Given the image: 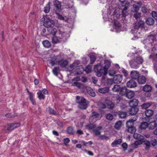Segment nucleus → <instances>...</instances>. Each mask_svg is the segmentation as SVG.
Returning a JSON list of instances; mask_svg holds the SVG:
<instances>
[{
	"mask_svg": "<svg viewBox=\"0 0 157 157\" xmlns=\"http://www.w3.org/2000/svg\"><path fill=\"white\" fill-rule=\"evenodd\" d=\"M94 70L97 76L99 77L102 76V80H104L108 73V64H106L103 66L101 64H98L94 66Z\"/></svg>",
	"mask_w": 157,
	"mask_h": 157,
	"instance_id": "obj_1",
	"label": "nucleus"
},
{
	"mask_svg": "<svg viewBox=\"0 0 157 157\" xmlns=\"http://www.w3.org/2000/svg\"><path fill=\"white\" fill-rule=\"evenodd\" d=\"M132 58L129 61L130 66L132 68H138L139 67L140 65L142 64L144 61L143 59L140 56H137Z\"/></svg>",
	"mask_w": 157,
	"mask_h": 157,
	"instance_id": "obj_2",
	"label": "nucleus"
},
{
	"mask_svg": "<svg viewBox=\"0 0 157 157\" xmlns=\"http://www.w3.org/2000/svg\"><path fill=\"white\" fill-rule=\"evenodd\" d=\"M76 101L79 104L78 108L82 109H86L89 103L84 98L78 96L76 97Z\"/></svg>",
	"mask_w": 157,
	"mask_h": 157,
	"instance_id": "obj_3",
	"label": "nucleus"
},
{
	"mask_svg": "<svg viewBox=\"0 0 157 157\" xmlns=\"http://www.w3.org/2000/svg\"><path fill=\"white\" fill-rule=\"evenodd\" d=\"M138 117L137 116L134 117L133 118H131L127 122L126 125L128 128V131L131 133H134L136 131V128L133 126L134 122L136 121Z\"/></svg>",
	"mask_w": 157,
	"mask_h": 157,
	"instance_id": "obj_4",
	"label": "nucleus"
},
{
	"mask_svg": "<svg viewBox=\"0 0 157 157\" xmlns=\"http://www.w3.org/2000/svg\"><path fill=\"white\" fill-rule=\"evenodd\" d=\"M123 75H121L118 74L115 75L114 76L113 78H109V82H113L114 83L118 84L121 82L123 80Z\"/></svg>",
	"mask_w": 157,
	"mask_h": 157,
	"instance_id": "obj_5",
	"label": "nucleus"
},
{
	"mask_svg": "<svg viewBox=\"0 0 157 157\" xmlns=\"http://www.w3.org/2000/svg\"><path fill=\"white\" fill-rule=\"evenodd\" d=\"M130 5V2H127L124 6L122 5L120 7L121 9L122 10L121 13L123 17H126L128 14V9Z\"/></svg>",
	"mask_w": 157,
	"mask_h": 157,
	"instance_id": "obj_6",
	"label": "nucleus"
},
{
	"mask_svg": "<svg viewBox=\"0 0 157 157\" xmlns=\"http://www.w3.org/2000/svg\"><path fill=\"white\" fill-rule=\"evenodd\" d=\"M113 82L109 83V89L114 92H119L120 89V85L116 84Z\"/></svg>",
	"mask_w": 157,
	"mask_h": 157,
	"instance_id": "obj_7",
	"label": "nucleus"
},
{
	"mask_svg": "<svg viewBox=\"0 0 157 157\" xmlns=\"http://www.w3.org/2000/svg\"><path fill=\"white\" fill-rule=\"evenodd\" d=\"M55 25L54 22L51 19L46 18L45 19V21L43 25L48 29L53 27Z\"/></svg>",
	"mask_w": 157,
	"mask_h": 157,
	"instance_id": "obj_8",
	"label": "nucleus"
},
{
	"mask_svg": "<svg viewBox=\"0 0 157 157\" xmlns=\"http://www.w3.org/2000/svg\"><path fill=\"white\" fill-rule=\"evenodd\" d=\"M144 21L142 20L137 21L134 24V29L137 30L140 28H142L144 27Z\"/></svg>",
	"mask_w": 157,
	"mask_h": 157,
	"instance_id": "obj_9",
	"label": "nucleus"
},
{
	"mask_svg": "<svg viewBox=\"0 0 157 157\" xmlns=\"http://www.w3.org/2000/svg\"><path fill=\"white\" fill-rule=\"evenodd\" d=\"M108 100L107 98H106L105 100V103L102 102H98V105L99 110L101 111L102 109H105L106 108L107 105H108Z\"/></svg>",
	"mask_w": 157,
	"mask_h": 157,
	"instance_id": "obj_10",
	"label": "nucleus"
},
{
	"mask_svg": "<svg viewBox=\"0 0 157 157\" xmlns=\"http://www.w3.org/2000/svg\"><path fill=\"white\" fill-rule=\"evenodd\" d=\"M139 110V109L137 107H130V108L128 109V112L129 114L131 115H136Z\"/></svg>",
	"mask_w": 157,
	"mask_h": 157,
	"instance_id": "obj_11",
	"label": "nucleus"
},
{
	"mask_svg": "<svg viewBox=\"0 0 157 157\" xmlns=\"http://www.w3.org/2000/svg\"><path fill=\"white\" fill-rule=\"evenodd\" d=\"M146 41L148 44H150L152 45L154 42L156 41L155 35L152 34L148 36Z\"/></svg>",
	"mask_w": 157,
	"mask_h": 157,
	"instance_id": "obj_12",
	"label": "nucleus"
},
{
	"mask_svg": "<svg viewBox=\"0 0 157 157\" xmlns=\"http://www.w3.org/2000/svg\"><path fill=\"white\" fill-rule=\"evenodd\" d=\"M20 125L19 123H13L11 124L10 126L8 128L7 130L8 131H12Z\"/></svg>",
	"mask_w": 157,
	"mask_h": 157,
	"instance_id": "obj_13",
	"label": "nucleus"
},
{
	"mask_svg": "<svg viewBox=\"0 0 157 157\" xmlns=\"http://www.w3.org/2000/svg\"><path fill=\"white\" fill-rule=\"evenodd\" d=\"M136 83L132 79L128 81L127 83V86L129 88H134L136 86Z\"/></svg>",
	"mask_w": 157,
	"mask_h": 157,
	"instance_id": "obj_14",
	"label": "nucleus"
},
{
	"mask_svg": "<svg viewBox=\"0 0 157 157\" xmlns=\"http://www.w3.org/2000/svg\"><path fill=\"white\" fill-rule=\"evenodd\" d=\"M139 72L136 71H132L130 73L131 77L133 79L138 78L139 76Z\"/></svg>",
	"mask_w": 157,
	"mask_h": 157,
	"instance_id": "obj_15",
	"label": "nucleus"
},
{
	"mask_svg": "<svg viewBox=\"0 0 157 157\" xmlns=\"http://www.w3.org/2000/svg\"><path fill=\"white\" fill-rule=\"evenodd\" d=\"M68 61L66 60L62 59L58 61V64H59L62 67H65L67 65Z\"/></svg>",
	"mask_w": 157,
	"mask_h": 157,
	"instance_id": "obj_16",
	"label": "nucleus"
},
{
	"mask_svg": "<svg viewBox=\"0 0 157 157\" xmlns=\"http://www.w3.org/2000/svg\"><path fill=\"white\" fill-rule=\"evenodd\" d=\"M138 103V100L136 99H134L130 101L129 105L130 107H137Z\"/></svg>",
	"mask_w": 157,
	"mask_h": 157,
	"instance_id": "obj_17",
	"label": "nucleus"
},
{
	"mask_svg": "<svg viewBox=\"0 0 157 157\" xmlns=\"http://www.w3.org/2000/svg\"><path fill=\"white\" fill-rule=\"evenodd\" d=\"M138 82L139 84H144L146 82V79L144 76H140L138 78Z\"/></svg>",
	"mask_w": 157,
	"mask_h": 157,
	"instance_id": "obj_18",
	"label": "nucleus"
},
{
	"mask_svg": "<svg viewBox=\"0 0 157 157\" xmlns=\"http://www.w3.org/2000/svg\"><path fill=\"white\" fill-rule=\"evenodd\" d=\"M115 66L116 67V68H117V69L116 70H110L109 71V75L110 76H113V77L115 75L116 73V70H117L118 68H120L119 65L117 64H116L115 65Z\"/></svg>",
	"mask_w": 157,
	"mask_h": 157,
	"instance_id": "obj_19",
	"label": "nucleus"
},
{
	"mask_svg": "<svg viewBox=\"0 0 157 157\" xmlns=\"http://www.w3.org/2000/svg\"><path fill=\"white\" fill-rule=\"evenodd\" d=\"M133 136L134 138L139 140L143 141L144 139V136L139 134L134 133Z\"/></svg>",
	"mask_w": 157,
	"mask_h": 157,
	"instance_id": "obj_20",
	"label": "nucleus"
},
{
	"mask_svg": "<svg viewBox=\"0 0 157 157\" xmlns=\"http://www.w3.org/2000/svg\"><path fill=\"white\" fill-rule=\"evenodd\" d=\"M152 104V102H147L143 103L141 105V108L143 109H146L150 107Z\"/></svg>",
	"mask_w": 157,
	"mask_h": 157,
	"instance_id": "obj_21",
	"label": "nucleus"
},
{
	"mask_svg": "<svg viewBox=\"0 0 157 157\" xmlns=\"http://www.w3.org/2000/svg\"><path fill=\"white\" fill-rule=\"evenodd\" d=\"M48 31L50 34L52 35L53 36H55L57 32V29L55 28L52 27L48 28Z\"/></svg>",
	"mask_w": 157,
	"mask_h": 157,
	"instance_id": "obj_22",
	"label": "nucleus"
},
{
	"mask_svg": "<svg viewBox=\"0 0 157 157\" xmlns=\"http://www.w3.org/2000/svg\"><path fill=\"white\" fill-rule=\"evenodd\" d=\"M53 3L56 8L60 10L61 6V3L58 0H55L54 1Z\"/></svg>",
	"mask_w": 157,
	"mask_h": 157,
	"instance_id": "obj_23",
	"label": "nucleus"
},
{
	"mask_svg": "<svg viewBox=\"0 0 157 157\" xmlns=\"http://www.w3.org/2000/svg\"><path fill=\"white\" fill-rule=\"evenodd\" d=\"M148 124V128L149 129H153L157 125V123L155 121L151 122Z\"/></svg>",
	"mask_w": 157,
	"mask_h": 157,
	"instance_id": "obj_24",
	"label": "nucleus"
},
{
	"mask_svg": "<svg viewBox=\"0 0 157 157\" xmlns=\"http://www.w3.org/2000/svg\"><path fill=\"white\" fill-rule=\"evenodd\" d=\"M154 113V111L152 110L147 109L145 111V114L147 117H149L152 116Z\"/></svg>",
	"mask_w": 157,
	"mask_h": 157,
	"instance_id": "obj_25",
	"label": "nucleus"
},
{
	"mask_svg": "<svg viewBox=\"0 0 157 157\" xmlns=\"http://www.w3.org/2000/svg\"><path fill=\"white\" fill-rule=\"evenodd\" d=\"M120 94L122 95H124L127 94V89L125 87H120V89L119 91Z\"/></svg>",
	"mask_w": 157,
	"mask_h": 157,
	"instance_id": "obj_26",
	"label": "nucleus"
},
{
	"mask_svg": "<svg viewBox=\"0 0 157 157\" xmlns=\"http://www.w3.org/2000/svg\"><path fill=\"white\" fill-rule=\"evenodd\" d=\"M50 62L52 66H54L55 64H58V61L57 60L56 56L52 57L50 61Z\"/></svg>",
	"mask_w": 157,
	"mask_h": 157,
	"instance_id": "obj_27",
	"label": "nucleus"
},
{
	"mask_svg": "<svg viewBox=\"0 0 157 157\" xmlns=\"http://www.w3.org/2000/svg\"><path fill=\"white\" fill-rule=\"evenodd\" d=\"M37 94L38 95V97L40 100H44L45 98V96L40 90H39L37 93Z\"/></svg>",
	"mask_w": 157,
	"mask_h": 157,
	"instance_id": "obj_28",
	"label": "nucleus"
},
{
	"mask_svg": "<svg viewBox=\"0 0 157 157\" xmlns=\"http://www.w3.org/2000/svg\"><path fill=\"white\" fill-rule=\"evenodd\" d=\"M102 129V127L101 126H98L96 128L94 129L93 130V132H94L95 135L96 136H99L101 134V132L100 130Z\"/></svg>",
	"mask_w": 157,
	"mask_h": 157,
	"instance_id": "obj_29",
	"label": "nucleus"
},
{
	"mask_svg": "<svg viewBox=\"0 0 157 157\" xmlns=\"http://www.w3.org/2000/svg\"><path fill=\"white\" fill-rule=\"evenodd\" d=\"M87 92L92 97H94L95 96V94L94 90L90 87L87 88Z\"/></svg>",
	"mask_w": 157,
	"mask_h": 157,
	"instance_id": "obj_30",
	"label": "nucleus"
},
{
	"mask_svg": "<svg viewBox=\"0 0 157 157\" xmlns=\"http://www.w3.org/2000/svg\"><path fill=\"white\" fill-rule=\"evenodd\" d=\"M152 90L151 86L149 85H147L143 86V90L145 92H150Z\"/></svg>",
	"mask_w": 157,
	"mask_h": 157,
	"instance_id": "obj_31",
	"label": "nucleus"
},
{
	"mask_svg": "<svg viewBox=\"0 0 157 157\" xmlns=\"http://www.w3.org/2000/svg\"><path fill=\"white\" fill-rule=\"evenodd\" d=\"M122 142L121 139H118L114 140L112 143L111 145L113 147H115L116 145L120 144Z\"/></svg>",
	"mask_w": 157,
	"mask_h": 157,
	"instance_id": "obj_32",
	"label": "nucleus"
},
{
	"mask_svg": "<svg viewBox=\"0 0 157 157\" xmlns=\"http://www.w3.org/2000/svg\"><path fill=\"white\" fill-rule=\"evenodd\" d=\"M72 85L74 86H76L79 89H82L84 88L83 85L80 83L77 82H74L72 84Z\"/></svg>",
	"mask_w": 157,
	"mask_h": 157,
	"instance_id": "obj_33",
	"label": "nucleus"
},
{
	"mask_svg": "<svg viewBox=\"0 0 157 157\" xmlns=\"http://www.w3.org/2000/svg\"><path fill=\"white\" fill-rule=\"evenodd\" d=\"M143 141L140 140L136 141L132 144V146L134 148H137L139 145H140L142 144Z\"/></svg>",
	"mask_w": 157,
	"mask_h": 157,
	"instance_id": "obj_34",
	"label": "nucleus"
},
{
	"mask_svg": "<svg viewBox=\"0 0 157 157\" xmlns=\"http://www.w3.org/2000/svg\"><path fill=\"white\" fill-rule=\"evenodd\" d=\"M146 22L148 25H151L154 24V20L152 18L149 17L147 19Z\"/></svg>",
	"mask_w": 157,
	"mask_h": 157,
	"instance_id": "obj_35",
	"label": "nucleus"
},
{
	"mask_svg": "<svg viewBox=\"0 0 157 157\" xmlns=\"http://www.w3.org/2000/svg\"><path fill=\"white\" fill-rule=\"evenodd\" d=\"M135 94L133 91H127L126 94V97L128 98H132L134 96Z\"/></svg>",
	"mask_w": 157,
	"mask_h": 157,
	"instance_id": "obj_36",
	"label": "nucleus"
},
{
	"mask_svg": "<svg viewBox=\"0 0 157 157\" xmlns=\"http://www.w3.org/2000/svg\"><path fill=\"white\" fill-rule=\"evenodd\" d=\"M50 9V2H48L47 4L46 5V6L44 7V12L46 13H48Z\"/></svg>",
	"mask_w": 157,
	"mask_h": 157,
	"instance_id": "obj_37",
	"label": "nucleus"
},
{
	"mask_svg": "<svg viewBox=\"0 0 157 157\" xmlns=\"http://www.w3.org/2000/svg\"><path fill=\"white\" fill-rule=\"evenodd\" d=\"M42 44L46 48H49L51 46L50 43L48 40H44L42 42Z\"/></svg>",
	"mask_w": 157,
	"mask_h": 157,
	"instance_id": "obj_38",
	"label": "nucleus"
},
{
	"mask_svg": "<svg viewBox=\"0 0 157 157\" xmlns=\"http://www.w3.org/2000/svg\"><path fill=\"white\" fill-rule=\"evenodd\" d=\"M67 133L71 135H73L75 134V131L73 128L72 127H69L67 129Z\"/></svg>",
	"mask_w": 157,
	"mask_h": 157,
	"instance_id": "obj_39",
	"label": "nucleus"
},
{
	"mask_svg": "<svg viewBox=\"0 0 157 157\" xmlns=\"http://www.w3.org/2000/svg\"><path fill=\"white\" fill-rule=\"evenodd\" d=\"M147 127L148 128V124L147 122L142 123L140 126V128L141 129H145Z\"/></svg>",
	"mask_w": 157,
	"mask_h": 157,
	"instance_id": "obj_40",
	"label": "nucleus"
},
{
	"mask_svg": "<svg viewBox=\"0 0 157 157\" xmlns=\"http://www.w3.org/2000/svg\"><path fill=\"white\" fill-rule=\"evenodd\" d=\"M99 92L101 94H105L108 91V87H104L99 89Z\"/></svg>",
	"mask_w": 157,
	"mask_h": 157,
	"instance_id": "obj_41",
	"label": "nucleus"
},
{
	"mask_svg": "<svg viewBox=\"0 0 157 157\" xmlns=\"http://www.w3.org/2000/svg\"><path fill=\"white\" fill-rule=\"evenodd\" d=\"M52 42L54 44H56L59 42V39L54 36L52 37Z\"/></svg>",
	"mask_w": 157,
	"mask_h": 157,
	"instance_id": "obj_42",
	"label": "nucleus"
},
{
	"mask_svg": "<svg viewBox=\"0 0 157 157\" xmlns=\"http://www.w3.org/2000/svg\"><path fill=\"white\" fill-rule=\"evenodd\" d=\"M118 115L121 118H124L127 115V113L125 112H120L118 113Z\"/></svg>",
	"mask_w": 157,
	"mask_h": 157,
	"instance_id": "obj_43",
	"label": "nucleus"
},
{
	"mask_svg": "<svg viewBox=\"0 0 157 157\" xmlns=\"http://www.w3.org/2000/svg\"><path fill=\"white\" fill-rule=\"evenodd\" d=\"M122 122L121 121H119L117 122L115 125V128L117 129H119L120 128L122 125Z\"/></svg>",
	"mask_w": 157,
	"mask_h": 157,
	"instance_id": "obj_44",
	"label": "nucleus"
},
{
	"mask_svg": "<svg viewBox=\"0 0 157 157\" xmlns=\"http://www.w3.org/2000/svg\"><path fill=\"white\" fill-rule=\"evenodd\" d=\"M99 115L100 114L99 113H98L96 112H92L91 118H98L99 117Z\"/></svg>",
	"mask_w": 157,
	"mask_h": 157,
	"instance_id": "obj_45",
	"label": "nucleus"
},
{
	"mask_svg": "<svg viewBox=\"0 0 157 157\" xmlns=\"http://www.w3.org/2000/svg\"><path fill=\"white\" fill-rule=\"evenodd\" d=\"M113 13L114 17H116L117 18H119L121 15L120 12L119 11L115 10Z\"/></svg>",
	"mask_w": 157,
	"mask_h": 157,
	"instance_id": "obj_46",
	"label": "nucleus"
},
{
	"mask_svg": "<svg viewBox=\"0 0 157 157\" xmlns=\"http://www.w3.org/2000/svg\"><path fill=\"white\" fill-rule=\"evenodd\" d=\"M86 127L88 129H92L96 127L95 125L92 124H90L86 125Z\"/></svg>",
	"mask_w": 157,
	"mask_h": 157,
	"instance_id": "obj_47",
	"label": "nucleus"
},
{
	"mask_svg": "<svg viewBox=\"0 0 157 157\" xmlns=\"http://www.w3.org/2000/svg\"><path fill=\"white\" fill-rule=\"evenodd\" d=\"M144 144L146 146V150H148L149 149L150 145V142L149 141H146L144 142Z\"/></svg>",
	"mask_w": 157,
	"mask_h": 157,
	"instance_id": "obj_48",
	"label": "nucleus"
},
{
	"mask_svg": "<svg viewBox=\"0 0 157 157\" xmlns=\"http://www.w3.org/2000/svg\"><path fill=\"white\" fill-rule=\"evenodd\" d=\"M33 95L31 94V95H29V99L30 101H31V103L33 104V105H36V103L35 102V101L34 98H33Z\"/></svg>",
	"mask_w": 157,
	"mask_h": 157,
	"instance_id": "obj_49",
	"label": "nucleus"
},
{
	"mask_svg": "<svg viewBox=\"0 0 157 157\" xmlns=\"http://www.w3.org/2000/svg\"><path fill=\"white\" fill-rule=\"evenodd\" d=\"M59 67H55L52 70V72L53 74L57 76L58 75V71L59 70Z\"/></svg>",
	"mask_w": 157,
	"mask_h": 157,
	"instance_id": "obj_50",
	"label": "nucleus"
},
{
	"mask_svg": "<svg viewBox=\"0 0 157 157\" xmlns=\"http://www.w3.org/2000/svg\"><path fill=\"white\" fill-rule=\"evenodd\" d=\"M90 63L93 64L96 59L95 57L93 55L91 56L90 57Z\"/></svg>",
	"mask_w": 157,
	"mask_h": 157,
	"instance_id": "obj_51",
	"label": "nucleus"
},
{
	"mask_svg": "<svg viewBox=\"0 0 157 157\" xmlns=\"http://www.w3.org/2000/svg\"><path fill=\"white\" fill-rule=\"evenodd\" d=\"M109 109H112L114 107V104L112 101H109Z\"/></svg>",
	"mask_w": 157,
	"mask_h": 157,
	"instance_id": "obj_52",
	"label": "nucleus"
},
{
	"mask_svg": "<svg viewBox=\"0 0 157 157\" xmlns=\"http://www.w3.org/2000/svg\"><path fill=\"white\" fill-rule=\"evenodd\" d=\"M91 66L90 65H88L86 68L85 71L87 73H89L91 72Z\"/></svg>",
	"mask_w": 157,
	"mask_h": 157,
	"instance_id": "obj_53",
	"label": "nucleus"
},
{
	"mask_svg": "<svg viewBox=\"0 0 157 157\" xmlns=\"http://www.w3.org/2000/svg\"><path fill=\"white\" fill-rule=\"evenodd\" d=\"M121 146L123 148V150L124 151H126L127 149L128 145V144L126 143H123L122 145Z\"/></svg>",
	"mask_w": 157,
	"mask_h": 157,
	"instance_id": "obj_54",
	"label": "nucleus"
},
{
	"mask_svg": "<svg viewBox=\"0 0 157 157\" xmlns=\"http://www.w3.org/2000/svg\"><path fill=\"white\" fill-rule=\"evenodd\" d=\"M140 8V7L137 6L136 5L134 4L133 5V10L135 12H137L139 10V9Z\"/></svg>",
	"mask_w": 157,
	"mask_h": 157,
	"instance_id": "obj_55",
	"label": "nucleus"
},
{
	"mask_svg": "<svg viewBox=\"0 0 157 157\" xmlns=\"http://www.w3.org/2000/svg\"><path fill=\"white\" fill-rule=\"evenodd\" d=\"M49 113L52 114L56 115V111L53 109L51 108H49Z\"/></svg>",
	"mask_w": 157,
	"mask_h": 157,
	"instance_id": "obj_56",
	"label": "nucleus"
},
{
	"mask_svg": "<svg viewBox=\"0 0 157 157\" xmlns=\"http://www.w3.org/2000/svg\"><path fill=\"white\" fill-rule=\"evenodd\" d=\"M114 24L115 27H116L118 28H119L121 27V24L119 21H115Z\"/></svg>",
	"mask_w": 157,
	"mask_h": 157,
	"instance_id": "obj_57",
	"label": "nucleus"
},
{
	"mask_svg": "<svg viewBox=\"0 0 157 157\" xmlns=\"http://www.w3.org/2000/svg\"><path fill=\"white\" fill-rule=\"evenodd\" d=\"M152 17L157 21V12L155 11H153L152 13Z\"/></svg>",
	"mask_w": 157,
	"mask_h": 157,
	"instance_id": "obj_58",
	"label": "nucleus"
},
{
	"mask_svg": "<svg viewBox=\"0 0 157 157\" xmlns=\"http://www.w3.org/2000/svg\"><path fill=\"white\" fill-rule=\"evenodd\" d=\"M141 14L138 13H135L134 15V17L136 19H138L140 17Z\"/></svg>",
	"mask_w": 157,
	"mask_h": 157,
	"instance_id": "obj_59",
	"label": "nucleus"
},
{
	"mask_svg": "<svg viewBox=\"0 0 157 157\" xmlns=\"http://www.w3.org/2000/svg\"><path fill=\"white\" fill-rule=\"evenodd\" d=\"M103 18L104 19L105 21H107V19L108 17V15L107 14V13H108V10H107V14H104V13L103 12Z\"/></svg>",
	"mask_w": 157,
	"mask_h": 157,
	"instance_id": "obj_60",
	"label": "nucleus"
},
{
	"mask_svg": "<svg viewBox=\"0 0 157 157\" xmlns=\"http://www.w3.org/2000/svg\"><path fill=\"white\" fill-rule=\"evenodd\" d=\"M92 82L94 84H96L98 82V79L96 77H92Z\"/></svg>",
	"mask_w": 157,
	"mask_h": 157,
	"instance_id": "obj_61",
	"label": "nucleus"
},
{
	"mask_svg": "<svg viewBox=\"0 0 157 157\" xmlns=\"http://www.w3.org/2000/svg\"><path fill=\"white\" fill-rule=\"evenodd\" d=\"M147 8L144 6H143L142 8V11L144 13H146L147 12Z\"/></svg>",
	"mask_w": 157,
	"mask_h": 157,
	"instance_id": "obj_62",
	"label": "nucleus"
},
{
	"mask_svg": "<svg viewBox=\"0 0 157 157\" xmlns=\"http://www.w3.org/2000/svg\"><path fill=\"white\" fill-rule=\"evenodd\" d=\"M134 4L140 7L142 5V3L141 1L136 2Z\"/></svg>",
	"mask_w": 157,
	"mask_h": 157,
	"instance_id": "obj_63",
	"label": "nucleus"
},
{
	"mask_svg": "<svg viewBox=\"0 0 157 157\" xmlns=\"http://www.w3.org/2000/svg\"><path fill=\"white\" fill-rule=\"evenodd\" d=\"M76 133L79 135H82L83 134V132L80 130H78L76 132Z\"/></svg>",
	"mask_w": 157,
	"mask_h": 157,
	"instance_id": "obj_64",
	"label": "nucleus"
}]
</instances>
